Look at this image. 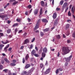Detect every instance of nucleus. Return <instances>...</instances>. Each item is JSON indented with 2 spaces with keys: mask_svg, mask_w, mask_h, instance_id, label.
Returning a JSON list of instances; mask_svg holds the SVG:
<instances>
[{
  "mask_svg": "<svg viewBox=\"0 0 75 75\" xmlns=\"http://www.w3.org/2000/svg\"><path fill=\"white\" fill-rule=\"evenodd\" d=\"M62 50L63 53V55H66L70 52V50H69L68 47H62Z\"/></svg>",
  "mask_w": 75,
  "mask_h": 75,
  "instance_id": "obj_1",
  "label": "nucleus"
},
{
  "mask_svg": "<svg viewBox=\"0 0 75 75\" xmlns=\"http://www.w3.org/2000/svg\"><path fill=\"white\" fill-rule=\"evenodd\" d=\"M40 22L41 20H40V19H38L37 22V23L36 24L35 27L34 28V31H35V30H36L38 29V28H39V26L40 25Z\"/></svg>",
  "mask_w": 75,
  "mask_h": 75,
  "instance_id": "obj_2",
  "label": "nucleus"
},
{
  "mask_svg": "<svg viewBox=\"0 0 75 75\" xmlns=\"http://www.w3.org/2000/svg\"><path fill=\"white\" fill-rule=\"evenodd\" d=\"M72 57V55H71L69 57H67V58H66V57H65L64 59H65V60L66 61V62H69V61H71V58Z\"/></svg>",
  "mask_w": 75,
  "mask_h": 75,
  "instance_id": "obj_3",
  "label": "nucleus"
},
{
  "mask_svg": "<svg viewBox=\"0 0 75 75\" xmlns=\"http://www.w3.org/2000/svg\"><path fill=\"white\" fill-rule=\"evenodd\" d=\"M68 5V3L67 2H65L63 4L62 6V10H64L65 8L66 7H67Z\"/></svg>",
  "mask_w": 75,
  "mask_h": 75,
  "instance_id": "obj_4",
  "label": "nucleus"
},
{
  "mask_svg": "<svg viewBox=\"0 0 75 75\" xmlns=\"http://www.w3.org/2000/svg\"><path fill=\"white\" fill-rule=\"evenodd\" d=\"M58 18L56 19L54 22V24L53 25L54 26H57V25L58 24Z\"/></svg>",
  "mask_w": 75,
  "mask_h": 75,
  "instance_id": "obj_5",
  "label": "nucleus"
},
{
  "mask_svg": "<svg viewBox=\"0 0 75 75\" xmlns=\"http://www.w3.org/2000/svg\"><path fill=\"white\" fill-rule=\"evenodd\" d=\"M49 72H50V69L49 68L48 69H47L46 71L45 72V74H49Z\"/></svg>",
  "mask_w": 75,
  "mask_h": 75,
  "instance_id": "obj_6",
  "label": "nucleus"
},
{
  "mask_svg": "<svg viewBox=\"0 0 75 75\" xmlns=\"http://www.w3.org/2000/svg\"><path fill=\"white\" fill-rule=\"evenodd\" d=\"M10 45L8 44L4 48V51H5V52H7V48L8 47H9V46Z\"/></svg>",
  "mask_w": 75,
  "mask_h": 75,
  "instance_id": "obj_7",
  "label": "nucleus"
},
{
  "mask_svg": "<svg viewBox=\"0 0 75 75\" xmlns=\"http://www.w3.org/2000/svg\"><path fill=\"white\" fill-rule=\"evenodd\" d=\"M0 17L1 18H6V17H7V15H0Z\"/></svg>",
  "mask_w": 75,
  "mask_h": 75,
  "instance_id": "obj_8",
  "label": "nucleus"
},
{
  "mask_svg": "<svg viewBox=\"0 0 75 75\" xmlns=\"http://www.w3.org/2000/svg\"><path fill=\"white\" fill-rule=\"evenodd\" d=\"M29 40L28 39H26L24 40V44H27V43H29Z\"/></svg>",
  "mask_w": 75,
  "mask_h": 75,
  "instance_id": "obj_9",
  "label": "nucleus"
},
{
  "mask_svg": "<svg viewBox=\"0 0 75 75\" xmlns=\"http://www.w3.org/2000/svg\"><path fill=\"white\" fill-rule=\"evenodd\" d=\"M38 9H35L34 11V15H37V14H38Z\"/></svg>",
  "mask_w": 75,
  "mask_h": 75,
  "instance_id": "obj_10",
  "label": "nucleus"
},
{
  "mask_svg": "<svg viewBox=\"0 0 75 75\" xmlns=\"http://www.w3.org/2000/svg\"><path fill=\"white\" fill-rule=\"evenodd\" d=\"M57 13L55 12L53 13V18L54 19H55L57 18Z\"/></svg>",
  "mask_w": 75,
  "mask_h": 75,
  "instance_id": "obj_11",
  "label": "nucleus"
},
{
  "mask_svg": "<svg viewBox=\"0 0 75 75\" xmlns=\"http://www.w3.org/2000/svg\"><path fill=\"white\" fill-rule=\"evenodd\" d=\"M1 43L3 44H8V43H9V41L6 40V42H4V41H1Z\"/></svg>",
  "mask_w": 75,
  "mask_h": 75,
  "instance_id": "obj_12",
  "label": "nucleus"
},
{
  "mask_svg": "<svg viewBox=\"0 0 75 75\" xmlns=\"http://www.w3.org/2000/svg\"><path fill=\"white\" fill-rule=\"evenodd\" d=\"M31 67V65H30V64H27L25 67V69H27L28 68H29V67Z\"/></svg>",
  "mask_w": 75,
  "mask_h": 75,
  "instance_id": "obj_13",
  "label": "nucleus"
},
{
  "mask_svg": "<svg viewBox=\"0 0 75 75\" xmlns=\"http://www.w3.org/2000/svg\"><path fill=\"white\" fill-rule=\"evenodd\" d=\"M47 48L46 47L43 48V52H44L45 53H47Z\"/></svg>",
  "mask_w": 75,
  "mask_h": 75,
  "instance_id": "obj_14",
  "label": "nucleus"
},
{
  "mask_svg": "<svg viewBox=\"0 0 75 75\" xmlns=\"http://www.w3.org/2000/svg\"><path fill=\"white\" fill-rule=\"evenodd\" d=\"M70 25L69 24H66V28H65L66 30H67V29H68V28H69Z\"/></svg>",
  "mask_w": 75,
  "mask_h": 75,
  "instance_id": "obj_15",
  "label": "nucleus"
},
{
  "mask_svg": "<svg viewBox=\"0 0 75 75\" xmlns=\"http://www.w3.org/2000/svg\"><path fill=\"white\" fill-rule=\"evenodd\" d=\"M36 52L35 51V50H33L31 52V55L32 56H33V55H34L35 54Z\"/></svg>",
  "mask_w": 75,
  "mask_h": 75,
  "instance_id": "obj_16",
  "label": "nucleus"
},
{
  "mask_svg": "<svg viewBox=\"0 0 75 75\" xmlns=\"http://www.w3.org/2000/svg\"><path fill=\"white\" fill-rule=\"evenodd\" d=\"M45 55H46V54L44 52H42V58H44L45 57Z\"/></svg>",
  "mask_w": 75,
  "mask_h": 75,
  "instance_id": "obj_17",
  "label": "nucleus"
},
{
  "mask_svg": "<svg viewBox=\"0 0 75 75\" xmlns=\"http://www.w3.org/2000/svg\"><path fill=\"white\" fill-rule=\"evenodd\" d=\"M42 21L43 22V23H48V20L47 19L45 18L43 19L42 20Z\"/></svg>",
  "mask_w": 75,
  "mask_h": 75,
  "instance_id": "obj_18",
  "label": "nucleus"
},
{
  "mask_svg": "<svg viewBox=\"0 0 75 75\" xmlns=\"http://www.w3.org/2000/svg\"><path fill=\"white\" fill-rule=\"evenodd\" d=\"M29 58V55H28V54H27L25 57V59L26 61H27Z\"/></svg>",
  "mask_w": 75,
  "mask_h": 75,
  "instance_id": "obj_19",
  "label": "nucleus"
},
{
  "mask_svg": "<svg viewBox=\"0 0 75 75\" xmlns=\"http://www.w3.org/2000/svg\"><path fill=\"white\" fill-rule=\"evenodd\" d=\"M41 5L42 7H44V5L45 4L44 2L43 1H41Z\"/></svg>",
  "mask_w": 75,
  "mask_h": 75,
  "instance_id": "obj_20",
  "label": "nucleus"
},
{
  "mask_svg": "<svg viewBox=\"0 0 75 75\" xmlns=\"http://www.w3.org/2000/svg\"><path fill=\"white\" fill-rule=\"evenodd\" d=\"M18 1H15L14 2H13L12 4V5L13 6H15L16 4H17V3H18Z\"/></svg>",
  "mask_w": 75,
  "mask_h": 75,
  "instance_id": "obj_21",
  "label": "nucleus"
},
{
  "mask_svg": "<svg viewBox=\"0 0 75 75\" xmlns=\"http://www.w3.org/2000/svg\"><path fill=\"white\" fill-rule=\"evenodd\" d=\"M64 0H61L60 2L59 3L60 5H61V6L62 5V4H64Z\"/></svg>",
  "mask_w": 75,
  "mask_h": 75,
  "instance_id": "obj_22",
  "label": "nucleus"
},
{
  "mask_svg": "<svg viewBox=\"0 0 75 75\" xmlns=\"http://www.w3.org/2000/svg\"><path fill=\"white\" fill-rule=\"evenodd\" d=\"M11 31V29H8L7 30V33H8V34H9L10 33Z\"/></svg>",
  "mask_w": 75,
  "mask_h": 75,
  "instance_id": "obj_23",
  "label": "nucleus"
},
{
  "mask_svg": "<svg viewBox=\"0 0 75 75\" xmlns=\"http://www.w3.org/2000/svg\"><path fill=\"white\" fill-rule=\"evenodd\" d=\"M4 45L3 44H0V50H2L3 49V47H4Z\"/></svg>",
  "mask_w": 75,
  "mask_h": 75,
  "instance_id": "obj_24",
  "label": "nucleus"
},
{
  "mask_svg": "<svg viewBox=\"0 0 75 75\" xmlns=\"http://www.w3.org/2000/svg\"><path fill=\"white\" fill-rule=\"evenodd\" d=\"M49 28H47L46 29H43V31H44V32H47V31H49Z\"/></svg>",
  "mask_w": 75,
  "mask_h": 75,
  "instance_id": "obj_25",
  "label": "nucleus"
},
{
  "mask_svg": "<svg viewBox=\"0 0 75 75\" xmlns=\"http://www.w3.org/2000/svg\"><path fill=\"white\" fill-rule=\"evenodd\" d=\"M27 71H24L22 72V73L21 74V75H25L26 74V75H27Z\"/></svg>",
  "mask_w": 75,
  "mask_h": 75,
  "instance_id": "obj_26",
  "label": "nucleus"
},
{
  "mask_svg": "<svg viewBox=\"0 0 75 75\" xmlns=\"http://www.w3.org/2000/svg\"><path fill=\"white\" fill-rule=\"evenodd\" d=\"M32 74V72L29 70L27 72L26 74V75H28L29 74Z\"/></svg>",
  "mask_w": 75,
  "mask_h": 75,
  "instance_id": "obj_27",
  "label": "nucleus"
},
{
  "mask_svg": "<svg viewBox=\"0 0 75 75\" xmlns=\"http://www.w3.org/2000/svg\"><path fill=\"white\" fill-rule=\"evenodd\" d=\"M4 59L5 61H6V62L7 63H9V62H10L9 61H8V60L6 58H5Z\"/></svg>",
  "mask_w": 75,
  "mask_h": 75,
  "instance_id": "obj_28",
  "label": "nucleus"
},
{
  "mask_svg": "<svg viewBox=\"0 0 75 75\" xmlns=\"http://www.w3.org/2000/svg\"><path fill=\"white\" fill-rule=\"evenodd\" d=\"M18 23H15L12 25V27H16V26H18Z\"/></svg>",
  "mask_w": 75,
  "mask_h": 75,
  "instance_id": "obj_29",
  "label": "nucleus"
},
{
  "mask_svg": "<svg viewBox=\"0 0 75 75\" xmlns=\"http://www.w3.org/2000/svg\"><path fill=\"white\" fill-rule=\"evenodd\" d=\"M42 13V9L41 8L40 11V15H41Z\"/></svg>",
  "mask_w": 75,
  "mask_h": 75,
  "instance_id": "obj_30",
  "label": "nucleus"
},
{
  "mask_svg": "<svg viewBox=\"0 0 75 75\" xmlns=\"http://www.w3.org/2000/svg\"><path fill=\"white\" fill-rule=\"evenodd\" d=\"M40 67L41 68H42L43 67H44V64H43V63H42L40 64Z\"/></svg>",
  "mask_w": 75,
  "mask_h": 75,
  "instance_id": "obj_31",
  "label": "nucleus"
},
{
  "mask_svg": "<svg viewBox=\"0 0 75 75\" xmlns=\"http://www.w3.org/2000/svg\"><path fill=\"white\" fill-rule=\"evenodd\" d=\"M10 65L12 66V67H14V66H16V64L13 63H11L10 64Z\"/></svg>",
  "mask_w": 75,
  "mask_h": 75,
  "instance_id": "obj_32",
  "label": "nucleus"
},
{
  "mask_svg": "<svg viewBox=\"0 0 75 75\" xmlns=\"http://www.w3.org/2000/svg\"><path fill=\"white\" fill-rule=\"evenodd\" d=\"M4 36V34L3 33H0V38H1V37H3Z\"/></svg>",
  "mask_w": 75,
  "mask_h": 75,
  "instance_id": "obj_33",
  "label": "nucleus"
},
{
  "mask_svg": "<svg viewBox=\"0 0 75 75\" xmlns=\"http://www.w3.org/2000/svg\"><path fill=\"white\" fill-rule=\"evenodd\" d=\"M72 36L74 38H75V32H74L72 34Z\"/></svg>",
  "mask_w": 75,
  "mask_h": 75,
  "instance_id": "obj_34",
  "label": "nucleus"
},
{
  "mask_svg": "<svg viewBox=\"0 0 75 75\" xmlns=\"http://www.w3.org/2000/svg\"><path fill=\"white\" fill-rule=\"evenodd\" d=\"M50 1H51L52 0H50ZM52 4L53 5V6H54V0H52Z\"/></svg>",
  "mask_w": 75,
  "mask_h": 75,
  "instance_id": "obj_35",
  "label": "nucleus"
},
{
  "mask_svg": "<svg viewBox=\"0 0 75 75\" xmlns=\"http://www.w3.org/2000/svg\"><path fill=\"white\" fill-rule=\"evenodd\" d=\"M74 7V6L72 7V8H71V12H72L73 13V14H74V11H74V10H73V8Z\"/></svg>",
  "mask_w": 75,
  "mask_h": 75,
  "instance_id": "obj_36",
  "label": "nucleus"
},
{
  "mask_svg": "<svg viewBox=\"0 0 75 75\" xmlns=\"http://www.w3.org/2000/svg\"><path fill=\"white\" fill-rule=\"evenodd\" d=\"M34 70V67H33L30 70L32 72H33V71Z\"/></svg>",
  "mask_w": 75,
  "mask_h": 75,
  "instance_id": "obj_37",
  "label": "nucleus"
},
{
  "mask_svg": "<svg viewBox=\"0 0 75 75\" xmlns=\"http://www.w3.org/2000/svg\"><path fill=\"white\" fill-rule=\"evenodd\" d=\"M68 16H71V13L70 11H69L68 12Z\"/></svg>",
  "mask_w": 75,
  "mask_h": 75,
  "instance_id": "obj_38",
  "label": "nucleus"
},
{
  "mask_svg": "<svg viewBox=\"0 0 75 75\" xmlns=\"http://www.w3.org/2000/svg\"><path fill=\"white\" fill-rule=\"evenodd\" d=\"M57 39H59V38H60V35H57Z\"/></svg>",
  "mask_w": 75,
  "mask_h": 75,
  "instance_id": "obj_39",
  "label": "nucleus"
},
{
  "mask_svg": "<svg viewBox=\"0 0 75 75\" xmlns=\"http://www.w3.org/2000/svg\"><path fill=\"white\" fill-rule=\"evenodd\" d=\"M33 45L32 44H31L30 45V47H29V49H32L33 48Z\"/></svg>",
  "mask_w": 75,
  "mask_h": 75,
  "instance_id": "obj_40",
  "label": "nucleus"
},
{
  "mask_svg": "<svg viewBox=\"0 0 75 75\" xmlns=\"http://www.w3.org/2000/svg\"><path fill=\"white\" fill-rule=\"evenodd\" d=\"M3 68V66L2 65H0V69L1 70Z\"/></svg>",
  "mask_w": 75,
  "mask_h": 75,
  "instance_id": "obj_41",
  "label": "nucleus"
},
{
  "mask_svg": "<svg viewBox=\"0 0 75 75\" xmlns=\"http://www.w3.org/2000/svg\"><path fill=\"white\" fill-rule=\"evenodd\" d=\"M66 35H67V36L69 35V32L68 31V32H67L66 33Z\"/></svg>",
  "mask_w": 75,
  "mask_h": 75,
  "instance_id": "obj_42",
  "label": "nucleus"
},
{
  "mask_svg": "<svg viewBox=\"0 0 75 75\" xmlns=\"http://www.w3.org/2000/svg\"><path fill=\"white\" fill-rule=\"evenodd\" d=\"M34 55V56H35V57H39L38 54H35Z\"/></svg>",
  "mask_w": 75,
  "mask_h": 75,
  "instance_id": "obj_43",
  "label": "nucleus"
},
{
  "mask_svg": "<svg viewBox=\"0 0 75 75\" xmlns=\"http://www.w3.org/2000/svg\"><path fill=\"white\" fill-rule=\"evenodd\" d=\"M8 71V69H4V70H3V71H4V72L5 73H7V71Z\"/></svg>",
  "mask_w": 75,
  "mask_h": 75,
  "instance_id": "obj_44",
  "label": "nucleus"
},
{
  "mask_svg": "<svg viewBox=\"0 0 75 75\" xmlns=\"http://www.w3.org/2000/svg\"><path fill=\"white\" fill-rule=\"evenodd\" d=\"M31 5H29L28 6V7L30 9V8H31Z\"/></svg>",
  "mask_w": 75,
  "mask_h": 75,
  "instance_id": "obj_45",
  "label": "nucleus"
},
{
  "mask_svg": "<svg viewBox=\"0 0 75 75\" xmlns=\"http://www.w3.org/2000/svg\"><path fill=\"white\" fill-rule=\"evenodd\" d=\"M24 48V47L23 46H22L20 48V50H23Z\"/></svg>",
  "mask_w": 75,
  "mask_h": 75,
  "instance_id": "obj_46",
  "label": "nucleus"
},
{
  "mask_svg": "<svg viewBox=\"0 0 75 75\" xmlns=\"http://www.w3.org/2000/svg\"><path fill=\"white\" fill-rule=\"evenodd\" d=\"M59 72V70L58 69H57L56 71V74H57L58 73V72Z\"/></svg>",
  "mask_w": 75,
  "mask_h": 75,
  "instance_id": "obj_47",
  "label": "nucleus"
},
{
  "mask_svg": "<svg viewBox=\"0 0 75 75\" xmlns=\"http://www.w3.org/2000/svg\"><path fill=\"white\" fill-rule=\"evenodd\" d=\"M12 50V48L10 47L8 49V51H11Z\"/></svg>",
  "mask_w": 75,
  "mask_h": 75,
  "instance_id": "obj_48",
  "label": "nucleus"
},
{
  "mask_svg": "<svg viewBox=\"0 0 75 75\" xmlns=\"http://www.w3.org/2000/svg\"><path fill=\"white\" fill-rule=\"evenodd\" d=\"M35 38H33L31 41L32 42H33L35 41Z\"/></svg>",
  "mask_w": 75,
  "mask_h": 75,
  "instance_id": "obj_49",
  "label": "nucleus"
},
{
  "mask_svg": "<svg viewBox=\"0 0 75 75\" xmlns=\"http://www.w3.org/2000/svg\"><path fill=\"white\" fill-rule=\"evenodd\" d=\"M68 63L67 62H66L65 63V64H64L65 66H68Z\"/></svg>",
  "mask_w": 75,
  "mask_h": 75,
  "instance_id": "obj_50",
  "label": "nucleus"
},
{
  "mask_svg": "<svg viewBox=\"0 0 75 75\" xmlns=\"http://www.w3.org/2000/svg\"><path fill=\"white\" fill-rule=\"evenodd\" d=\"M40 35L42 37L44 35V33L43 32H41L40 33Z\"/></svg>",
  "mask_w": 75,
  "mask_h": 75,
  "instance_id": "obj_51",
  "label": "nucleus"
},
{
  "mask_svg": "<svg viewBox=\"0 0 75 75\" xmlns=\"http://www.w3.org/2000/svg\"><path fill=\"white\" fill-rule=\"evenodd\" d=\"M68 10V6L67 8L66 7V9H65V13H66L67 12V10Z\"/></svg>",
  "mask_w": 75,
  "mask_h": 75,
  "instance_id": "obj_52",
  "label": "nucleus"
},
{
  "mask_svg": "<svg viewBox=\"0 0 75 75\" xmlns=\"http://www.w3.org/2000/svg\"><path fill=\"white\" fill-rule=\"evenodd\" d=\"M16 21H18V22H20V19H18V18H17L16 19Z\"/></svg>",
  "mask_w": 75,
  "mask_h": 75,
  "instance_id": "obj_53",
  "label": "nucleus"
},
{
  "mask_svg": "<svg viewBox=\"0 0 75 75\" xmlns=\"http://www.w3.org/2000/svg\"><path fill=\"white\" fill-rule=\"evenodd\" d=\"M25 59L24 58H23V64H24V62H25Z\"/></svg>",
  "mask_w": 75,
  "mask_h": 75,
  "instance_id": "obj_54",
  "label": "nucleus"
},
{
  "mask_svg": "<svg viewBox=\"0 0 75 75\" xmlns=\"http://www.w3.org/2000/svg\"><path fill=\"white\" fill-rule=\"evenodd\" d=\"M58 70H59V71H62V69L61 68H59L58 69Z\"/></svg>",
  "mask_w": 75,
  "mask_h": 75,
  "instance_id": "obj_55",
  "label": "nucleus"
},
{
  "mask_svg": "<svg viewBox=\"0 0 75 75\" xmlns=\"http://www.w3.org/2000/svg\"><path fill=\"white\" fill-rule=\"evenodd\" d=\"M16 60H15L13 59V60L12 62H13V63H16Z\"/></svg>",
  "mask_w": 75,
  "mask_h": 75,
  "instance_id": "obj_56",
  "label": "nucleus"
},
{
  "mask_svg": "<svg viewBox=\"0 0 75 75\" xmlns=\"http://www.w3.org/2000/svg\"><path fill=\"white\" fill-rule=\"evenodd\" d=\"M18 31V30H17V28H16L15 30V33H17V31Z\"/></svg>",
  "mask_w": 75,
  "mask_h": 75,
  "instance_id": "obj_57",
  "label": "nucleus"
},
{
  "mask_svg": "<svg viewBox=\"0 0 75 75\" xmlns=\"http://www.w3.org/2000/svg\"><path fill=\"white\" fill-rule=\"evenodd\" d=\"M27 20H28V21L29 22H30V21H31V19H30L29 18H28Z\"/></svg>",
  "mask_w": 75,
  "mask_h": 75,
  "instance_id": "obj_58",
  "label": "nucleus"
},
{
  "mask_svg": "<svg viewBox=\"0 0 75 75\" xmlns=\"http://www.w3.org/2000/svg\"><path fill=\"white\" fill-rule=\"evenodd\" d=\"M67 21L68 22H69V21H70V22H71V21H71V20L69 19V20H67Z\"/></svg>",
  "mask_w": 75,
  "mask_h": 75,
  "instance_id": "obj_59",
  "label": "nucleus"
},
{
  "mask_svg": "<svg viewBox=\"0 0 75 75\" xmlns=\"http://www.w3.org/2000/svg\"><path fill=\"white\" fill-rule=\"evenodd\" d=\"M60 10V8H56V10L57 11H59Z\"/></svg>",
  "mask_w": 75,
  "mask_h": 75,
  "instance_id": "obj_60",
  "label": "nucleus"
},
{
  "mask_svg": "<svg viewBox=\"0 0 75 75\" xmlns=\"http://www.w3.org/2000/svg\"><path fill=\"white\" fill-rule=\"evenodd\" d=\"M33 11V9H31L29 11V13H31Z\"/></svg>",
  "mask_w": 75,
  "mask_h": 75,
  "instance_id": "obj_61",
  "label": "nucleus"
},
{
  "mask_svg": "<svg viewBox=\"0 0 75 75\" xmlns=\"http://www.w3.org/2000/svg\"><path fill=\"white\" fill-rule=\"evenodd\" d=\"M11 23V21H10L8 20L7 21V23L8 24H10Z\"/></svg>",
  "mask_w": 75,
  "mask_h": 75,
  "instance_id": "obj_62",
  "label": "nucleus"
},
{
  "mask_svg": "<svg viewBox=\"0 0 75 75\" xmlns=\"http://www.w3.org/2000/svg\"><path fill=\"white\" fill-rule=\"evenodd\" d=\"M8 37L9 38H11L12 37V35H8Z\"/></svg>",
  "mask_w": 75,
  "mask_h": 75,
  "instance_id": "obj_63",
  "label": "nucleus"
},
{
  "mask_svg": "<svg viewBox=\"0 0 75 75\" xmlns=\"http://www.w3.org/2000/svg\"><path fill=\"white\" fill-rule=\"evenodd\" d=\"M28 11H26L25 13V15H28Z\"/></svg>",
  "mask_w": 75,
  "mask_h": 75,
  "instance_id": "obj_64",
  "label": "nucleus"
}]
</instances>
